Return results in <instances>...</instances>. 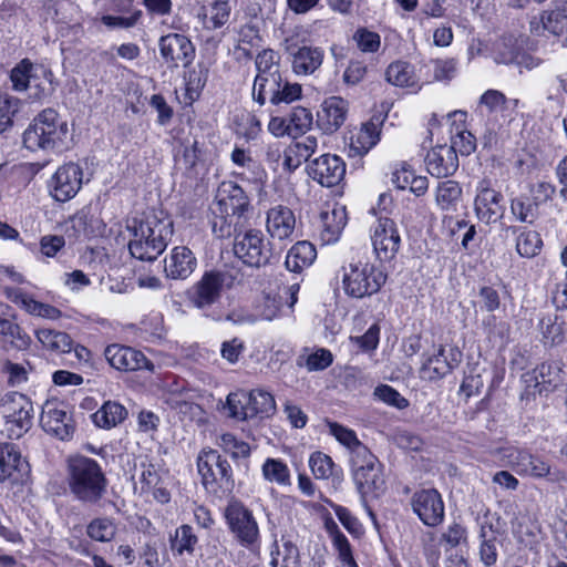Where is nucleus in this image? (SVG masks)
<instances>
[{
	"label": "nucleus",
	"instance_id": "13d9d810",
	"mask_svg": "<svg viewBox=\"0 0 567 567\" xmlns=\"http://www.w3.org/2000/svg\"><path fill=\"white\" fill-rule=\"evenodd\" d=\"M309 466L316 478L324 480L332 474L333 462L329 455L315 452L309 458Z\"/></svg>",
	"mask_w": 567,
	"mask_h": 567
},
{
	"label": "nucleus",
	"instance_id": "864d4df0",
	"mask_svg": "<svg viewBox=\"0 0 567 567\" xmlns=\"http://www.w3.org/2000/svg\"><path fill=\"white\" fill-rule=\"evenodd\" d=\"M20 100L14 96L0 95V133L13 124V117L19 112Z\"/></svg>",
	"mask_w": 567,
	"mask_h": 567
},
{
	"label": "nucleus",
	"instance_id": "473e14b6",
	"mask_svg": "<svg viewBox=\"0 0 567 567\" xmlns=\"http://www.w3.org/2000/svg\"><path fill=\"white\" fill-rule=\"evenodd\" d=\"M127 416V410L115 401H106L92 414L93 423L103 429H111L122 423Z\"/></svg>",
	"mask_w": 567,
	"mask_h": 567
},
{
	"label": "nucleus",
	"instance_id": "a878e982",
	"mask_svg": "<svg viewBox=\"0 0 567 567\" xmlns=\"http://www.w3.org/2000/svg\"><path fill=\"white\" fill-rule=\"evenodd\" d=\"M386 118L384 105L377 110L369 121L362 123L359 136L357 137V155L363 156L373 148L380 141L381 127Z\"/></svg>",
	"mask_w": 567,
	"mask_h": 567
},
{
	"label": "nucleus",
	"instance_id": "0e129e2a",
	"mask_svg": "<svg viewBox=\"0 0 567 567\" xmlns=\"http://www.w3.org/2000/svg\"><path fill=\"white\" fill-rule=\"evenodd\" d=\"M276 53L272 50H264L256 58L257 75H271L280 73L279 64L276 62Z\"/></svg>",
	"mask_w": 567,
	"mask_h": 567
},
{
	"label": "nucleus",
	"instance_id": "5fc2aeb1",
	"mask_svg": "<svg viewBox=\"0 0 567 567\" xmlns=\"http://www.w3.org/2000/svg\"><path fill=\"white\" fill-rule=\"evenodd\" d=\"M6 296L9 300L20 306L27 312L33 316L41 313L42 302L34 300L29 295L18 288H6Z\"/></svg>",
	"mask_w": 567,
	"mask_h": 567
},
{
	"label": "nucleus",
	"instance_id": "3c124183",
	"mask_svg": "<svg viewBox=\"0 0 567 567\" xmlns=\"http://www.w3.org/2000/svg\"><path fill=\"white\" fill-rule=\"evenodd\" d=\"M290 131L292 136L305 134L309 131L313 123V116L309 109L303 106H296L288 115Z\"/></svg>",
	"mask_w": 567,
	"mask_h": 567
},
{
	"label": "nucleus",
	"instance_id": "ddd939ff",
	"mask_svg": "<svg viewBox=\"0 0 567 567\" xmlns=\"http://www.w3.org/2000/svg\"><path fill=\"white\" fill-rule=\"evenodd\" d=\"M40 423L48 434L61 441L70 440L75 432L71 408L64 402H47Z\"/></svg>",
	"mask_w": 567,
	"mask_h": 567
},
{
	"label": "nucleus",
	"instance_id": "9b49d317",
	"mask_svg": "<svg viewBox=\"0 0 567 567\" xmlns=\"http://www.w3.org/2000/svg\"><path fill=\"white\" fill-rule=\"evenodd\" d=\"M233 280L234 278L229 272L206 271L187 291L188 299L198 309L207 308L218 301L223 288L225 286L229 287Z\"/></svg>",
	"mask_w": 567,
	"mask_h": 567
},
{
	"label": "nucleus",
	"instance_id": "6e6552de",
	"mask_svg": "<svg viewBox=\"0 0 567 567\" xmlns=\"http://www.w3.org/2000/svg\"><path fill=\"white\" fill-rule=\"evenodd\" d=\"M507 464L519 476L535 480L547 478L551 483L567 482V474L551 468L550 463L542 455L527 449H513L505 455Z\"/></svg>",
	"mask_w": 567,
	"mask_h": 567
},
{
	"label": "nucleus",
	"instance_id": "69168bd1",
	"mask_svg": "<svg viewBox=\"0 0 567 567\" xmlns=\"http://www.w3.org/2000/svg\"><path fill=\"white\" fill-rule=\"evenodd\" d=\"M281 87L278 91V96L274 100L272 104L278 105L280 103H292L301 97L302 89L298 83H290L284 79Z\"/></svg>",
	"mask_w": 567,
	"mask_h": 567
},
{
	"label": "nucleus",
	"instance_id": "79ce46f5",
	"mask_svg": "<svg viewBox=\"0 0 567 567\" xmlns=\"http://www.w3.org/2000/svg\"><path fill=\"white\" fill-rule=\"evenodd\" d=\"M385 76L388 82L395 86L404 87L416 84L413 66L408 62L396 61L391 63L386 69Z\"/></svg>",
	"mask_w": 567,
	"mask_h": 567
},
{
	"label": "nucleus",
	"instance_id": "a18cd8bd",
	"mask_svg": "<svg viewBox=\"0 0 567 567\" xmlns=\"http://www.w3.org/2000/svg\"><path fill=\"white\" fill-rule=\"evenodd\" d=\"M0 336L6 342H10L18 351L25 350L30 343L29 336L22 332L21 328L17 323L1 317Z\"/></svg>",
	"mask_w": 567,
	"mask_h": 567
},
{
	"label": "nucleus",
	"instance_id": "58836bf2",
	"mask_svg": "<svg viewBox=\"0 0 567 567\" xmlns=\"http://www.w3.org/2000/svg\"><path fill=\"white\" fill-rule=\"evenodd\" d=\"M324 527L331 537L333 548L338 551L340 560L350 567H354L351 545L346 535L339 529L337 523L329 517L324 522Z\"/></svg>",
	"mask_w": 567,
	"mask_h": 567
},
{
	"label": "nucleus",
	"instance_id": "37998d69",
	"mask_svg": "<svg viewBox=\"0 0 567 567\" xmlns=\"http://www.w3.org/2000/svg\"><path fill=\"white\" fill-rule=\"evenodd\" d=\"M511 213L517 221L533 224L538 216V205L527 196L511 199Z\"/></svg>",
	"mask_w": 567,
	"mask_h": 567
},
{
	"label": "nucleus",
	"instance_id": "9d476101",
	"mask_svg": "<svg viewBox=\"0 0 567 567\" xmlns=\"http://www.w3.org/2000/svg\"><path fill=\"white\" fill-rule=\"evenodd\" d=\"M217 208L220 213L223 224L217 230V220L213 223V231L218 237L230 236V225L224 226L227 216L240 217L249 206V199L245 194L244 189L234 182H223L215 197Z\"/></svg>",
	"mask_w": 567,
	"mask_h": 567
},
{
	"label": "nucleus",
	"instance_id": "ea45409f",
	"mask_svg": "<svg viewBox=\"0 0 567 567\" xmlns=\"http://www.w3.org/2000/svg\"><path fill=\"white\" fill-rule=\"evenodd\" d=\"M40 70L43 75H51L43 66L34 68V65L28 59H23L18 63L11 71L10 79L12 86L16 91H24L28 89L30 81L35 78L37 71Z\"/></svg>",
	"mask_w": 567,
	"mask_h": 567
},
{
	"label": "nucleus",
	"instance_id": "603ef678",
	"mask_svg": "<svg viewBox=\"0 0 567 567\" xmlns=\"http://www.w3.org/2000/svg\"><path fill=\"white\" fill-rule=\"evenodd\" d=\"M489 533L491 535L485 530V527L481 528L480 559L486 567L493 566L498 557L496 537L492 527H489Z\"/></svg>",
	"mask_w": 567,
	"mask_h": 567
},
{
	"label": "nucleus",
	"instance_id": "5701e85b",
	"mask_svg": "<svg viewBox=\"0 0 567 567\" xmlns=\"http://www.w3.org/2000/svg\"><path fill=\"white\" fill-rule=\"evenodd\" d=\"M197 266V259L193 251L186 246L174 247L165 258L164 271L167 278L185 280Z\"/></svg>",
	"mask_w": 567,
	"mask_h": 567
},
{
	"label": "nucleus",
	"instance_id": "39448f33",
	"mask_svg": "<svg viewBox=\"0 0 567 567\" xmlns=\"http://www.w3.org/2000/svg\"><path fill=\"white\" fill-rule=\"evenodd\" d=\"M197 468L204 488L217 498L229 496L235 487L233 468L218 451L204 449L197 456Z\"/></svg>",
	"mask_w": 567,
	"mask_h": 567
},
{
	"label": "nucleus",
	"instance_id": "72a5a7b5",
	"mask_svg": "<svg viewBox=\"0 0 567 567\" xmlns=\"http://www.w3.org/2000/svg\"><path fill=\"white\" fill-rule=\"evenodd\" d=\"M462 199V188L457 182L447 179L440 182L435 190V202L440 209L453 213Z\"/></svg>",
	"mask_w": 567,
	"mask_h": 567
},
{
	"label": "nucleus",
	"instance_id": "423d86ee",
	"mask_svg": "<svg viewBox=\"0 0 567 567\" xmlns=\"http://www.w3.org/2000/svg\"><path fill=\"white\" fill-rule=\"evenodd\" d=\"M33 419V404L27 395L11 392L0 400V426L9 439L22 437L32 427Z\"/></svg>",
	"mask_w": 567,
	"mask_h": 567
},
{
	"label": "nucleus",
	"instance_id": "dca6fc26",
	"mask_svg": "<svg viewBox=\"0 0 567 567\" xmlns=\"http://www.w3.org/2000/svg\"><path fill=\"white\" fill-rule=\"evenodd\" d=\"M411 506L413 513L429 527H436L444 519V503L441 494L434 488L415 492L411 497Z\"/></svg>",
	"mask_w": 567,
	"mask_h": 567
},
{
	"label": "nucleus",
	"instance_id": "f704fd0d",
	"mask_svg": "<svg viewBox=\"0 0 567 567\" xmlns=\"http://www.w3.org/2000/svg\"><path fill=\"white\" fill-rule=\"evenodd\" d=\"M197 543L198 537L194 534L193 527L187 524L177 527L169 537L171 550L174 556H183L184 554L192 556Z\"/></svg>",
	"mask_w": 567,
	"mask_h": 567
},
{
	"label": "nucleus",
	"instance_id": "4d7b16f0",
	"mask_svg": "<svg viewBox=\"0 0 567 567\" xmlns=\"http://www.w3.org/2000/svg\"><path fill=\"white\" fill-rule=\"evenodd\" d=\"M432 63L434 80L440 82H450L456 76L458 64L456 59H435L432 61Z\"/></svg>",
	"mask_w": 567,
	"mask_h": 567
},
{
	"label": "nucleus",
	"instance_id": "338daca9",
	"mask_svg": "<svg viewBox=\"0 0 567 567\" xmlns=\"http://www.w3.org/2000/svg\"><path fill=\"white\" fill-rule=\"evenodd\" d=\"M142 17L141 10H135L130 17L103 16L101 21L109 28L130 29L136 25Z\"/></svg>",
	"mask_w": 567,
	"mask_h": 567
},
{
	"label": "nucleus",
	"instance_id": "4be33fe9",
	"mask_svg": "<svg viewBox=\"0 0 567 567\" xmlns=\"http://www.w3.org/2000/svg\"><path fill=\"white\" fill-rule=\"evenodd\" d=\"M349 111V103L340 96L326 99L318 112V125L328 134L334 133L344 123Z\"/></svg>",
	"mask_w": 567,
	"mask_h": 567
},
{
	"label": "nucleus",
	"instance_id": "e433bc0d",
	"mask_svg": "<svg viewBox=\"0 0 567 567\" xmlns=\"http://www.w3.org/2000/svg\"><path fill=\"white\" fill-rule=\"evenodd\" d=\"M37 337L47 351L56 352L58 354H68L72 351V340L65 332L40 329Z\"/></svg>",
	"mask_w": 567,
	"mask_h": 567
},
{
	"label": "nucleus",
	"instance_id": "f8f14e48",
	"mask_svg": "<svg viewBox=\"0 0 567 567\" xmlns=\"http://www.w3.org/2000/svg\"><path fill=\"white\" fill-rule=\"evenodd\" d=\"M161 58L171 70L189 66L195 59V47L184 34L168 33L158 40Z\"/></svg>",
	"mask_w": 567,
	"mask_h": 567
},
{
	"label": "nucleus",
	"instance_id": "cd10ccee",
	"mask_svg": "<svg viewBox=\"0 0 567 567\" xmlns=\"http://www.w3.org/2000/svg\"><path fill=\"white\" fill-rule=\"evenodd\" d=\"M506 236H516V251L520 257L533 258L540 252L543 241L540 235L518 226H505Z\"/></svg>",
	"mask_w": 567,
	"mask_h": 567
},
{
	"label": "nucleus",
	"instance_id": "c85d7f7f",
	"mask_svg": "<svg viewBox=\"0 0 567 567\" xmlns=\"http://www.w3.org/2000/svg\"><path fill=\"white\" fill-rule=\"evenodd\" d=\"M317 258L316 247L307 241L296 243L286 256L285 266L289 271L301 272L313 264Z\"/></svg>",
	"mask_w": 567,
	"mask_h": 567
},
{
	"label": "nucleus",
	"instance_id": "bb28decb",
	"mask_svg": "<svg viewBox=\"0 0 567 567\" xmlns=\"http://www.w3.org/2000/svg\"><path fill=\"white\" fill-rule=\"evenodd\" d=\"M561 367L557 360H547L538 364L533 371L523 374V381L527 384V389H538L542 384L557 386L561 381Z\"/></svg>",
	"mask_w": 567,
	"mask_h": 567
},
{
	"label": "nucleus",
	"instance_id": "e2e57ef3",
	"mask_svg": "<svg viewBox=\"0 0 567 567\" xmlns=\"http://www.w3.org/2000/svg\"><path fill=\"white\" fill-rule=\"evenodd\" d=\"M381 45V38L377 32L367 29L357 30V47L362 52L375 53Z\"/></svg>",
	"mask_w": 567,
	"mask_h": 567
},
{
	"label": "nucleus",
	"instance_id": "1a4fd4ad",
	"mask_svg": "<svg viewBox=\"0 0 567 567\" xmlns=\"http://www.w3.org/2000/svg\"><path fill=\"white\" fill-rule=\"evenodd\" d=\"M234 254L250 267H261L279 257L277 244L265 241L260 230L250 229L235 238Z\"/></svg>",
	"mask_w": 567,
	"mask_h": 567
},
{
	"label": "nucleus",
	"instance_id": "0eeeda50",
	"mask_svg": "<svg viewBox=\"0 0 567 567\" xmlns=\"http://www.w3.org/2000/svg\"><path fill=\"white\" fill-rule=\"evenodd\" d=\"M227 527L234 539L247 549L259 546L260 532L256 517L241 501L231 498L224 509Z\"/></svg>",
	"mask_w": 567,
	"mask_h": 567
},
{
	"label": "nucleus",
	"instance_id": "f03ea898",
	"mask_svg": "<svg viewBox=\"0 0 567 567\" xmlns=\"http://www.w3.org/2000/svg\"><path fill=\"white\" fill-rule=\"evenodd\" d=\"M68 122L54 109H44L23 133V144L30 151L61 152L71 142Z\"/></svg>",
	"mask_w": 567,
	"mask_h": 567
},
{
	"label": "nucleus",
	"instance_id": "6e6d98bb",
	"mask_svg": "<svg viewBox=\"0 0 567 567\" xmlns=\"http://www.w3.org/2000/svg\"><path fill=\"white\" fill-rule=\"evenodd\" d=\"M218 445L234 458L248 457L250 454L249 444L237 440V437L231 433H224L220 435Z\"/></svg>",
	"mask_w": 567,
	"mask_h": 567
},
{
	"label": "nucleus",
	"instance_id": "b1692460",
	"mask_svg": "<svg viewBox=\"0 0 567 567\" xmlns=\"http://www.w3.org/2000/svg\"><path fill=\"white\" fill-rule=\"evenodd\" d=\"M245 404L241 411H234V417L238 420H247L260 415L261 417L270 416L276 410L274 396L261 389H256L247 395H243Z\"/></svg>",
	"mask_w": 567,
	"mask_h": 567
},
{
	"label": "nucleus",
	"instance_id": "7ed1b4c3",
	"mask_svg": "<svg viewBox=\"0 0 567 567\" xmlns=\"http://www.w3.org/2000/svg\"><path fill=\"white\" fill-rule=\"evenodd\" d=\"M68 484L76 499L94 505L106 494L109 481L95 460L76 455L68 461Z\"/></svg>",
	"mask_w": 567,
	"mask_h": 567
},
{
	"label": "nucleus",
	"instance_id": "2eb2a0df",
	"mask_svg": "<svg viewBox=\"0 0 567 567\" xmlns=\"http://www.w3.org/2000/svg\"><path fill=\"white\" fill-rule=\"evenodd\" d=\"M83 171L75 163L60 166L49 183L51 196L61 203L72 199L82 187Z\"/></svg>",
	"mask_w": 567,
	"mask_h": 567
},
{
	"label": "nucleus",
	"instance_id": "c756f323",
	"mask_svg": "<svg viewBox=\"0 0 567 567\" xmlns=\"http://www.w3.org/2000/svg\"><path fill=\"white\" fill-rule=\"evenodd\" d=\"M320 220L322 227L321 239L326 244L334 243L347 224L346 209L344 207H337L331 212L321 213Z\"/></svg>",
	"mask_w": 567,
	"mask_h": 567
},
{
	"label": "nucleus",
	"instance_id": "c9c22d12",
	"mask_svg": "<svg viewBox=\"0 0 567 567\" xmlns=\"http://www.w3.org/2000/svg\"><path fill=\"white\" fill-rule=\"evenodd\" d=\"M362 279L357 286V298L378 292L385 284V272L375 265H365L361 271Z\"/></svg>",
	"mask_w": 567,
	"mask_h": 567
},
{
	"label": "nucleus",
	"instance_id": "6ab92c4d",
	"mask_svg": "<svg viewBox=\"0 0 567 567\" xmlns=\"http://www.w3.org/2000/svg\"><path fill=\"white\" fill-rule=\"evenodd\" d=\"M29 474V464L13 443H0V483H19Z\"/></svg>",
	"mask_w": 567,
	"mask_h": 567
},
{
	"label": "nucleus",
	"instance_id": "09e8293b",
	"mask_svg": "<svg viewBox=\"0 0 567 567\" xmlns=\"http://www.w3.org/2000/svg\"><path fill=\"white\" fill-rule=\"evenodd\" d=\"M420 544L427 565L436 567L441 559V537L432 530H425L421 534Z\"/></svg>",
	"mask_w": 567,
	"mask_h": 567
},
{
	"label": "nucleus",
	"instance_id": "aec40b11",
	"mask_svg": "<svg viewBox=\"0 0 567 567\" xmlns=\"http://www.w3.org/2000/svg\"><path fill=\"white\" fill-rule=\"evenodd\" d=\"M502 200L499 192L481 184L474 202L477 218L485 224L496 223L504 215Z\"/></svg>",
	"mask_w": 567,
	"mask_h": 567
},
{
	"label": "nucleus",
	"instance_id": "bf43d9fd",
	"mask_svg": "<svg viewBox=\"0 0 567 567\" xmlns=\"http://www.w3.org/2000/svg\"><path fill=\"white\" fill-rule=\"evenodd\" d=\"M374 395L384 403L400 410L405 409L409 405V401L405 398H403L392 386L386 384L377 386L374 390Z\"/></svg>",
	"mask_w": 567,
	"mask_h": 567
},
{
	"label": "nucleus",
	"instance_id": "393cba45",
	"mask_svg": "<svg viewBox=\"0 0 567 567\" xmlns=\"http://www.w3.org/2000/svg\"><path fill=\"white\" fill-rule=\"evenodd\" d=\"M427 172L437 178L453 175L458 168V157L447 145L432 148L425 157Z\"/></svg>",
	"mask_w": 567,
	"mask_h": 567
},
{
	"label": "nucleus",
	"instance_id": "774afa93",
	"mask_svg": "<svg viewBox=\"0 0 567 567\" xmlns=\"http://www.w3.org/2000/svg\"><path fill=\"white\" fill-rule=\"evenodd\" d=\"M327 425L329 427V433L333 435L340 444L351 451L354 446V432L337 422L328 421Z\"/></svg>",
	"mask_w": 567,
	"mask_h": 567
},
{
	"label": "nucleus",
	"instance_id": "8fccbe9b",
	"mask_svg": "<svg viewBox=\"0 0 567 567\" xmlns=\"http://www.w3.org/2000/svg\"><path fill=\"white\" fill-rule=\"evenodd\" d=\"M539 328L545 346L558 344L563 341V326L557 321L556 315H548L540 319Z\"/></svg>",
	"mask_w": 567,
	"mask_h": 567
},
{
	"label": "nucleus",
	"instance_id": "4468645a",
	"mask_svg": "<svg viewBox=\"0 0 567 567\" xmlns=\"http://www.w3.org/2000/svg\"><path fill=\"white\" fill-rule=\"evenodd\" d=\"M266 230L280 252L287 243L292 240L296 230V216L292 209L284 205H276L268 209Z\"/></svg>",
	"mask_w": 567,
	"mask_h": 567
},
{
	"label": "nucleus",
	"instance_id": "c03bdc74",
	"mask_svg": "<svg viewBox=\"0 0 567 567\" xmlns=\"http://www.w3.org/2000/svg\"><path fill=\"white\" fill-rule=\"evenodd\" d=\"M31 370L32 367L28 361L16 363L10 360H6L1 372L6 377L8 386L18 388L28 382Z\"/></svg>",
	"mask_w": 567,
	"mask_h": 567
},
{
	"label": "nucleus",
	"instance_id": "20e7f679",
	"mask_svg": "<svg viewBox=\"0 0 567 567\" xmlns=\"http://www.w3.org/2000/svg\"><path fill=\"white\" fill-rule=\"evenodd\" d=\"M357 489L361 494L367 515L375 524L369 499L378 498L385 491V480L379 460L357 439Z\"/></svg>",
	"mask_w": 567,
	"mask_h": 567
},
{
	"label": "nucleus",
	"instance_id": "a211bd4d",
	"mask_svg": "<svg viewBox=\"0 0 567 567\" xmlns=\"http://www.w3.org/2000/svg\"><path fill=\"white\" fill-rule=\"evenodd\" d=\"M309 176L324 187L338 185L346 175V164L341 157L323 154L308 165Z\"/></svg>",
	"mask_w": 567,
	"mask_h": 567
},
{
	"label": "nucleus",
	"instance_id": "052dcab7",
	"mask_svg": "<svg viewBox=\"0 0 567 567\" xmlns=\"http://www.w3.org/2000/svg\"><path fill=\"white\" fill-rule=\"evenodd\" d=\"M354 274V265L349 264V267H342L336 275V287L334 292L340 298L341 291L348 297L354 295V288L352 287V275Z\"/></svg>",
	"mask_w": 567,
	"mask_h": 567
},
{
	"label": "nucleus",
	"instance_id": "f257e3e1",
	"mask_svg": "<svg viewBox=\"0 0 567 567\" xmlns=\"http://www.w3.org/2000/svg\"><path fill=\"white\" fill-rule=\"evenodd\" d=\"M128 229L133 235L128 243L131 255L142 261H153L167 247L173 235V223L148 214L142 219H133Z\"/></svg>",
	"mask_w": 567,
	"mask_h": 567
},
{
	"label": "nucleus",
	"instance_id": "de8ad7c7",
	"mask_svg": "<svg viewBox=\"0 0 567 567\" xmlns=\"http://www.w3.org/2000/svg\"><path fill=\"white\" fill-rule=\"evenodd\" d=\"M86 534L95 542L107 543L114 538L116 526L110 518H94L86 526Z\"/></svg>",
	"mask_w": 567,
	"mask_h": 567
},
{
	"label": "nucleus",
	"instance_id": "49530a36",
	"mask_svg": "<svg viewBox=\"0 0 567 567\" xmlns=\"http://www.w3.org/2000/svg\"><path fill=\"white\" fill-rule=\"evenodd\" d=\"M0 336L6 342H10L18 351L25 350L30 343L29 336L22 332L21 328L17 323L1 317Z\"/></svg>",
	"mask_w": 567,
	"mask_h": 567
},
{
	"label": "nucleus",
	"instance_id": "a19ab883",
	"mask_svg": "<svg viewBox=\"0 0 567 567\" xmlns=\"http://www.w3.org/2000/svg\"><path fill=\"white\" fill-rule=\"evenodd\" d=\"M261 472L264 478L269 483H275L280 486H289L291 484L290 470L287 464L279 458H267L261 466Z\"/></svg>",
	"mask_w": 567,
	"mask_h": 567
},
{
	"label": "nucleus",
	"instance_id": "7c9ffc66",
	"mask_svg": "<svg viewBox=\"0 0 567 567\" xmlns=\"http://www.w3.org/2000/svg\"><path fill=\"white\" fill-rule=\"evenodd\" d=\"M284 78L281 73H272L271 75H256L252 89V97L260 105L266 103L268 99L272 104L278 96Z\"/></svg>",
	"mask_w": 567,
	"mask_h": 567
},
{
	"label": "nucleus",
	"instance_id": "2f4dec72",
	"mask_svg": "<svg viewBox=\"0 0 567 567\" xmlns=\"http://www.w3.org/2000/svg\"><path fill=\"white\" fill-rule=\"evenodd\" d=\"M292 69L296 74H311L321 64L323 52L319 48L302 47L292 53Z\"/></svg>",
	"mask_w": 567,
	"mask_h": 567
},
{
	"label": "nucleus",
	"instance_id": "4c0bfd02",
	"mask_svg": "<svg viewBox=\"0 0 567 567\" xmlns=\"http://www.w3.org/2000/svg\"><path fill=\"white\" fill-rule=\"evenodd\" d=\"M457 364V357H451V360H447V357H427L421 367L420 377L434 381L446 375Z\"/></svg>",
	"mask_w": 567,
	"mask_h": 567
},
{
	"label": "nucleus",
	"instance_id": "412c9836",
	"mask_svg": "<svg viewBox=\"0 0 567 567\" xmlns=\"http://www.w3.org/2000/svg\"><path fill=\"white\" fill-rule=\"evenodd\" d=\"M529 30L535 35H545L546 32L554 37L563 35L567 32V6L543 11L539 18L530 20Z\"/></svg>",
	"mask_w": 567,
	"mask_h": 567
},
{
	"label": "nucleus",
	"instance_id": "f3484780",
	"mask_svg": "<svg viewBox=\"0 0 567 567\" xmlns=\"http://www.w3.org/2000/svg\"><path fill=\"white\" fill-rule=\"evenodd\" d=\"M371 240L380 261L392 260L400 249L401 238L396 225L389 217H379L373 227Z\"/></svg>",
	"mask_w": 567,
	"mask_h": 567
},
{
	"label": "nucleus",
	"instance_id": "680f3d73",
	"mask_svg": "<svg viewBox=\"0 0 567 567\" xmlns=\"http://www.w3.org/2000/svg\"><path fill=\"white\" fill-rule=\"evenodd\" d=\"M449 147L453 148L456 155L460 153L461 155L467 156L475 151L476 140L471 132L461 131L452 137V145Z\"/></svg>",
	"mask_w": 567,
	"mask_h": 567
}]
</instances>
